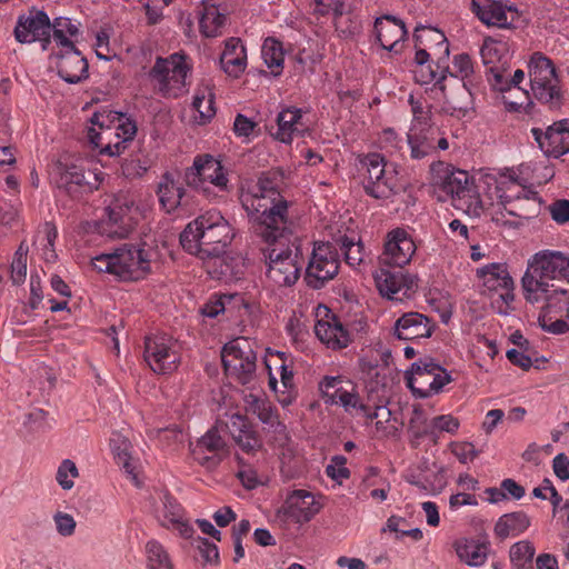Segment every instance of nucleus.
<instances>
[{
  "instance_id": "1",
  "label": "nucleus",
  "mask_w": 569,
  "mask_h": 569,
  "mask_svg": "<svg viewBox=\"0 0 569 569\" xmlns=\"http://www.w3.org/2000/svg\"><path fill=\"white\" fill-rule=\"evenodd\" d=\"M240 202L253 232L270 244L264 252L267 278L278 287H291L305 266L303 240L296 234V220L289 214V201L268 178H260L242 191Z\"/></svg>"
},
{
  "instance_id": "2",
  "label": "nucleus",
  "mask_w": 569,
  "mask_h": 569,
  "mask_svg": "<svg viewBox=\"0 0 569 569\" xmlns=\"http://www.w3.org/2000/svg\"><path fill=\"white\" fill-rule=\"evenodd\" d=\"M547 280L569 281V254L541 250L529 260L521 279L523 298L529 303L545 301L538 321L551 335L569 332V288L551 289Z\"/></svg>"
},
{
  "instance_id": "3",
  "label": "nucleus",
  "mask_w": 569,
  "mask_h": 569,
  "mask_svg": "<svg viewBox=\"0 0 569 569\" xmlns=\"http://www.w3.org/2000/svg\"><path fill=\"white\" fill-rule=\"evenodd\" d=\"M234 230L217 210H210L189 222L180 232V247L208 263L216 264L231 244Z\"/></svg>"
},
{
  "instance_id": "4",
  "label": "nucleus",
  "mask_w": 569,
  "mask_h": 569,
  "mask_svg": "<svg viewBox=\"0 0 569 569\" xmlns=\"http://www.w3.org/2000/svg\"><path fill=\"white\" fill-rule=\"evenodd\" d=\"M528 68L535 98L548 106L549 109H559L565 102V92L552 61L543 53L535 52L529 60Z\"/></svg>"
},
{
  "instance_id": "5",
  "label": "nucleus",
  "mask_w": 569,
  "mask_h": 569,
  "mask_svg": "<svg viewBox=\"0 0 569 569\" xmlns=\"http://www.w3.org/2000/svg\"><path fill=\"white\" fill-rule=\"evenodd\" d=\"M432 184L450 196L452 206L470 217H480L483 212V203L468 173L462 170L449 171L443 174H435Z\"/></svg>"
},
{
  "instance_id": "6",
  "label": "nucleus",
  "mask_w": 569,
  "mask_h": 569,
  "mask_svg": "<svg viewBox=\"0 0 569 569\" xmlns=\"http://www.w3.org/2000/svg\"><path fill=\"white\" fill-rule=\"evenodd\" d=\"M360 171L363 190L371 198L389 199L400 189L396 168L379 153L365 156L360 160Z\"/></svg>"
},
{
  "instance_id": "7",
  "label": "nucleus",
  "mask_w": 569,
  "mask_h": 569,
  "mask_svg": "<svg viewBox=\"0 0 569 569\" xmlns=\"http://www.w3.org/2000/svg\"><path fill=\"white\" fill-rule=\"evenodd\" d=\"M226 373L239 383L254 389L259 382L257 373V355L246 338L229 341L221 351Z\"/></svg>"
},
{
  "instance_id": "8",
  "label": "nucleus",
  "mask_w": 569,
  "mask_h": 569,
  "mask_svg": "<svg viewBox=\"0 0 569 569\" xmlns=\"http://www.w3.org/2000/svg\"><path fill=\"white\" fill-rule=\"evenodd\" d=\"M340 267V252L332 242H315L306 267L305 280L313 289L322 288L333 279Z\"/></svg>"
},
{
  "instance_id": "9",
  "label": "nucleus",
  "mask_w": 569,
  "mask_h": 569,
  "mask_svg": "<svg viewBox=\"0 0 569 569\" xmlns=\"http://www.w3.org/2000/svg\"><path fill=\"white\" fill-rule=\"evenodd\" d=\"M451 381V376L431 358L420 359L411 367L406 383L418 398H428L438 393Z\"/></svg>"
},
{
  "instance_id": "10",
  "label": "nucleus",
  "mask_w": 569,
  "mask_h": 569,
  "mask_svg": "<svg viewBox=\"0 0 569 569\" xmlns=\"http://www.w3.org/2000/svg\"><path fill=\"white\" fill-rule=\"evenodd\" d=\"M319 391L326 405L340 406L352 417L365 409L357 386L342 376H325L319 381Z\"/></svg>"
},
{
  "instance_id": "11",
  "label": "nucleus",
  "mask_w": 569,
  "mask_h": 569,
  "mask_svg": "<svg viewBox=\"0 0 569 569\" xmlns=\"http://www.w3.org/2000/svg\"><path fill=\"white\" fill-rule=\"evenodd\" d=\"M186 181L188 184L201 190L206 197L211 198L210 183L218 188L219 191L228 190V178L221 163L212 156H198L193 166L186 172Z\"/></svg>"
},
{
  "instance_id": "12",
  "label": "nucleus",
  "mask_w": 569,
  "mask_h": 569,
  "mask_svg": "<svg viewBox=\"0 0 569 569\" xmlns=\"http://www.w3.org/2000/svg\"><path fill=\"white\" fill-rule=\"evenodd\" d=\"M174 343L176 340L167 333L146 338L143 357L153 372L171 375L178 369L177 355L171 351Z\"/></svg>"
},
{
  "instance_id": "13",
  "label": "nucleus",
  "mask_w": 569,
  "mask_h": 569,
  "mask_svg": "<svg viewBox=\"0 0 569 569\" xmlns=\"http://www.w3.org/2000/svg\"><path fill=\"white\" fill-rule=\"evenodd\" d=\"M417 247L410 233L402 228L390 230L380 256L381 266L403 269L416 253Z\"/></svg>"
},
{
  "instance_id": "14",
  "label": "nucleus",
  "mask_w": 569,
  "mask_h": 569,
  "mask_svg": "<svg viewBox=\"0 0 569 569\" xmlns=\"http://www.w3.org/2000/svg\"><path fill=\"white\" fill-rule=\"evenodd\" d=\"M319 509L315 496L299 489L288 495L284 503L278 509L276 518L282 525L305 523L311 520Z\"/></svg>"
},
{
  "instance_id": "15",
  "label": "nucleus",
  "mask_w": 569,
  "mask_h": 569,
  "mask_svg": "<svg viewBox=\"0 0 569 569\" xmlns=\"http://www.w3.org/2000/svg\"><path fill=\"white\" fill-rule=\"evenodd\" d=\"M51 22L48 14L37 8H31L26 14L18 18L14 37L20 43L42 42L47 49L50 43Z\"/></svg>"
},
{
  "instance_id": "16",
  "label": "nucleus",
  "mask_w": 569,
  "mask_h": 569,
  "mask_svg": "<svg viewBox=\"0 0 569 569\" xmlns=\"http://www.w3.org/2000/svg\"><path fill=\"white\" fill-rule=\"evenodd\" d=\"M470 9L488 27L510 28L519 18L517 8L506 0H471Z\"/></svg>"
},
{
  "instance_id": "17",
  "label": "nucleus",
  "mask_w": 569,
  "mask_h": 569,
  "mask_svg": "<svg viewBox=\"0 0 569 569\" xmlns=\"http://www.w3.org/2000/svg\"><path fill=\"white\" fill-rule=\"evenodd\" d=\"M117 277L122 281H137L150 270V259L142 248L124 244L113 252Z\"/></svg>"
},
{
  "instance_id": "18",
  "label": "nucleus",
  "mask_w": 569,
  "mask_h": 569,
  "mask_svg": "<svg viewBox=\"0 0 569 569\" xmlns=\"http://www.w3.org/2000/svg\"><path fill=\"white\" fill-rule=\"evenodd\" d=\"M375 281L379 293L395 301L409 298L418 287L416 277L403 272L402 269L390 271L380 268L375 274Z\"/></svg>"
},
{
  "instance_id": "19",
  "label": "nucleus",
  "mask_w": 569,
  "mask_h": 569,
  "mask_svg": "<svg viewBox=\"0 0 569 569\" xmlns=\"http://www.w3.org/2000/svg\"><path fill=\"white\" fill-rule=\"evenodd\" d=\"M307 112L297 107L282 108L276 118V127L270 133L277 141L290 144L296 138H301L310 131Z\"/></svg>"
},
{
  "instance_id": "20",
  "label": "nucleus",
  "mask_w": 569,
  "mask_h": 569,
  "mask_svg": "<svg viewBox=\"0 0 569 569\" xmlns=\"http://www.w3.org/2000/svg\"><path fill=\"white\" fill-rule=\"evenodd\" d=\"M531 134L545 154L553 158L569 152V119L549 126L546 131L532 128Z\"/></svg>"
},
{
  "instance_id": "21",
  "label": "nucleus",
  "mask_w": 569,
  "mask_h": 569,
  "mask_svg": "<svg viewBox=\"0 0 569 569\" xmlns=\"http://www.w3.org/2000/svg\"><path fill=\"white\" fill-rule=\"evenodd\" d=\"M228 448L224 438L221 435L219 426L209 429L197 443L191 447L193 460L209 469L214 468L227 455Z\"/></svg>"
},
{
  "instance_id": "22",
  "label": "nucleus",
  "mask_w": 569,
  "mask_h": 569,
  "mask_svg": "<svg viewBox=\"0 0 569 569\" xmlns=\"http://www.w3.org/2000/svg\"><path fill=\"white\" fill-rule=\"evenodd\" d=\"M247 412L257 416L264 426L263 429L272 432L276 439L286 437V425L280 421L278 409L263 396L248 393L244 397Z\"/></svg>"
},
{
  "instance_id": "23",
  "label": "nucleus",
  "mask_w": 569,
  "mask_h": 569,
  "mask_svg": "<svg viewBox=\"0 0 569 569\" xmlns=\"http://www.w3.org/2000/svg\"><path fill=\"white\" fill-rule=\"evenodd\" d=\"M478 277L482 280V284L489 291H499V299L509 306L513 301V280L510 277L506 264L490 263L478 269Z\"/></svg>"
},
{
  "instance_id": "24",
  "label": "nucleus",
  "mask_w": 569,
  "mask_h": 569,
  "mask_svg": "<svg viewBox=\"0 0 569 569\" xmlns=\"http://www.w3.org/2000/svg\"><path fill=\"white\" fill-rule=\"evenodd\" d=\"M436 322L429 317L410 311L399 317L393 326V335L399 340H416L431 337Z\"/></svg>"
},
{
  "instance_id": "25",
  "label": "nucleus",
  "mask_w": 569,
  "mask_h": 569,
  "mask_svg": "<svg viewBox=\"0 0 569 569\" xmlns=\"http://www.w3.org/2000/svg\"><path fill=\"white\" fill-rule=\"evenodd\" d=\"M373 32L380 46L390 52L398 53L402 49L400 42L406 38L408 31L402 20L393 16L377 18Z\"/></svg>"
},
{
  "instance_id": "26",
  "label": "nucleus",
  "mask_w": 569,
  "mask_h": 569,
  "mask_svg": "<svg viewBox=\"0 0 569 569\" xmlns=\"http://www.w3.org/2000/svg\"><path fill=\"white\" fill-rule=\"evenodd\" d=\"M178 71V52L170 54L168 58L158 57L154 66L149 71V78L154 89L163 97H170L173 93V84L177 82L176 73Z\"/></svg>"
},
{
  "instance_id": "27",
  "label": "nucleus",
  "mask_w": 569,
  "mask_h": 569,
  "mask_svg": "<svg viewBox=\"0 0 569 569\" xmlns=\"http://www.w3.org/2000/svg\"><path fill=\"white\" fill-rule=\"evenodd\" d=\"M56 66L66 82L77 83L88 78V61L76 48L58 54Z\"/></svg>"
},
{
  "instance_id": "28",
  "label": "nucleus",
  "mask_w": 569,
  "mask_h": 569,
  "mask_svg": "<svg viewBox=\"0 0 569 569\" xmlns=\"http://www.w3.org/2000/svg\"><path fill=\"white\" fill-rule=\"evenodd\" d=\"M315 333L322 343L335 350L343 349L351 342L349 330L335 316L327 320H318Z\"/></svg>"
},
{
  "instance_id": "29",
  "label": "nucleus",
  "mask_w": 569,
  "mask_h": 569,
  "mask_svg": "<svg viewBox=\"0 0 569 569\" xmlns=\"http://www.w3.org/2000/svg\"><path fill=\"white\" fill-rule=\"evenodd\" d=\"M137 133L136 122L124 116L122 120H117L112 136L106 137V143L100 149V153L108 156H120L132 141Z\"/></svg>"
},
{
  "instance_id": "30",
  "label": "nucleus",
  "mask_w": 569,
  "mask_h": 569,
  "mask_svg": "<svg viewBox=\"0 0 569 569\" xmlns=\"http://www.w3.org/2000/svg\"><path fill=\"white\" fill-rule=\"evenodd\" d=\"M220 64L230 77L238 78L242 74L247 67V51L239 38H230L224 42Z\"/></svg>"
},
{
  "instance_id": "31",
  "label": "nucleus",
  "mask_w": 569,
  "mask_h": 569,
  "mask_svg": "<svg viewBox=\"0 0 569 569\" xmlns=\"http://www.w3.org/2000/svg\"><path fill=\"white\" fill-rule=\"evenodd\" d=\"M123 118V113L113 110L96 111L90 118V122L93 126H98L100 131L93 127L88 129L87 136L90 143L101 149L104 146L106 137L112 136L117 120H122Z\"/></svg>"
},
{
  "instance_id": "32",
  "label": "nucleus",
  "mask_w": 569,
  "mask_h": 569,
  "mask_svg": "<svg viewBox=\"0 0 569 569\" xmlns=\"http://www.w3.org/2000/svg\"><path fill=\"white\" fill-rule=\"evenodd\" d=\"M437 130L409 129L406 139V149L412 160H422L431 157L436 151Z\"/></svg>"
},
{
  "instance_id": "33",
  "label": "nucleus",
  "mask_w": 569,
  "mask_h": 569,
  "mask_svg": "<svg viewBox=\"0 0 569 569\" xmlns=\"http://www.w3.org/2000/svg\"><path fill=\"white\" fill-rule=\"evenodd\" d=\"M57 187L63 189L68 194H73L77 189L87 184L84 169L73 162L59 160L56 164Z\"/></svg>"
},
{
  "instance_id": "34",
  "label": "nucleus",
  "mask_w": 569,
  "mask_h": 569,
  "mask_svg": "<svg viewBox=\"0 0 569 569\" xmlns=\"http://www.w3.org/2000/svg\"><path fill=\"white\" fill-rule=\"evenodd\" d=\"M191 109L194 112V121L199 124L209 122L216 114L213 94L210 84L206 80H201L194 91Z\"/></svg>"
},
{
  "instance_id": "35",
  "label": "nucleus",
  "mask_w": 569,
  "mask_h": 569,
  "mask_svg": "<svg viewBox=\"0 0 569 569\" xmlns=\"http://www.w3.org/2000/svg\"><path fill=\"white\" fill-rule=\"evenodd\" d=\"M193 533L194 530L180 519V537L191 539V547L199 552L203 565L219 566L220 553L217 545L200 536L193 537Z\"/></svg>"
},
{
  "instance_id": "36",
  "label": "nucleus",
  "mask_w": 569,
  "mask_h": 569,
  "mask_svg": "<svg viewBox=\"0 0 569 569\" xmlns=\"http://www.w3.org/2000/svg\"><path fill=\"white\" fill-rule=\"evenodd\" d=\"M455 550L461 561L468 566L479 567L487 560L489 545L472 539H460L455 542Z\"/></svg>"
},
{
  "instance_id": "37",
  "label": "nucleus",
  "mask_w": 569,
  "mask_h": 569,
  "mask_svg": "<svg viewBox=\"0 0 569 569\" xmlns=\"http://www.w3.org/2000/svg\"><path fill=\"white\" fill-rule=\"evenodd\" d=\"M530 526L529 517L522 512H511L501 516L495 525V533L497 537L505 539L507 537H516L525 532Z\"/></svg>"
},
{
  "instance_id": "38",
  "label": "nucleus",
  "mask_w": 569,
  "mask_h": 569,
  "mask_svg": "<svg viewBox=\"0 0 569 569\" xmlns=\"http://www.w3.org/2000/svg\"><path fill=\"white\" fill-rule=\"evenodd\" d=\"M131 207L128 203L114 204L113 207L108 208V218L110 229L108 231V236L111 238H126L133 229V223L131 217L128 216Z\"/></svg>"
},
{
  "instance_id": "39",
  "label": "nucleus",
  "mask_w": 569,
  "mask_h": 569,
  "mask_svg": "<svg viewBox=\"0 0 569 569\" xmlns=\"http://www.w3.org/2000/svg\"><path fill=\"white\" fill-rule=\"evenodd\" d=\"M411 107L412 120L409 129L437 130L432 123V104L423 96L410 94L408 100Z\"/></svg>"
},
{
  "instance_id": "40",
  "label": "nucleus",
  "mask_w": 569,
  "mask_h": 569,
  "mask_svg": "<svg viewBox=\"0 0 569 569\" xmlns=\"http://www.w3.org/2000/svg\"><path fill=\"white\" fill-rule=\"evenodd\" d=\"M227 17L213 3H203L200 11V30L206 37H217L226 24Z\"/></svg>"
},
{
  "instance_id": "41",
  "label": "nucleus",
  "mask_w": 569,
  "mask_h": 569,
  "mask_svg": "<svg viewBox=\"0 0 569 569\" xmlns=\"http://www.w3.org/2000/svg\"><path fill=\"white\" fill-rule=\"evenodd\" d=\"M112 449L117 459V463L122 466L126 472L130 476L131 480L137 487H140L141 481L139 480V472L137 471L136 466L131 462L130 455V442L127 438L117 436L111 439Z\"/></svg>"
},
{
  "instance_id": "42",
  "label": "nucleus",
  "mask_w": 569,
  "mask_h": 569,
  "mask_svg": "<svg viewBox=\"0 0 569 569\" xmlns=\"http://www.w3.org/2000/svg\"><path fill=\"white\" fill-rule=\"evenodd\" d=\"M156 517L164 528H178L177 501L174 496L164 491L159 496V502L154 507Z\"/></svg>"
},
{
  "instance_id": "43",
  "label": "nucleus",
  "mask_w": 569,
  "mask_h": 569,
  "mask_svg": "<svg viewBox=\"0 0 569 569\" xmlns=\"http://www.w3.org/2000/svg\"><path fill=\"white\" fill-rule=\"evenodd\" d=\"M443 58L439 57L436 68L431 63L416 66L413 70L415 79L418 83L429 84L435 82V88H438L445 94L446 74L443 73Z\"/></svg>"
},
{
  "instance_id": "44",
  "label": "nucleus",
  "mask_w": 569,
  "mask_h": 569,
  "mask_svg": "<svg viewBox=\"0 0 569 569\" xmlns=\"http://www.w3.org/2000/svg\"><path fill=\"white\" fill-rule=\"evenodd\" d=\"M261 57L273 76L282 73L284 53L280 41L267 38L261 48Z\"/></svg>"
},
{
  "instance_id": "45",
  "label": "nucleus",
  "mask_w": 569,
  "mask_h": 569,
  "mask_svg": "<svg viewBox=\"0 0 569 569\" xmlns=\"http://www.w3.org/2000/svg\"><path fill=\"white\" fill-rule=\"evenodd\" d=\"M157 194L161 208L167 213H172L178 208V187L170 172L163 173L158 183Z\"/></svg>"
},
{
  "instance_id": "46",
  "label": "nucleus",
  "mask_w": 569,
  "mask_h": 569,
  "mask_svg": "<svg viewBox=\"0 0 569 569\" xmlns=\"http://www.w3.org/2000/svg\"><path fill=\"white\" fill-rule=\"evenodd\" d=\"M443 73L462 80V94L465 99L469 100L471 93L467 88L466 80L473 73V63L470 56L467 53L455 56L452 60V68L443 64Z\"/></svg>"
},
{
  "instance_id": "47",
  "label": "nucleus",
  "mask_w": 569,
  "mask_h": 569,
  "mask_svg": "<svg viewBox=\"0 0 569 569\" xmlns=\"http://www.w3.org/2000/svg\"><path fill=\"white\" fill-rule=\"evenodd\" d=\"M335 244H337L340 256H345V261L348 266L355 268L363 261L365 248L360 241H355L348 237H340L336 240Z\"/></svg>"
},
{
  "instance_id": "48",
  "label": "nucleus",
  "mask_w": 569,
  "mask_h": 569,
  "mask_svg": "<svg viewBox=\"0 0 569 569\" xmlns=\"http://www.w3.org/2000/svg\"><path fill=\"white\" fill-rule=\"evenodd\" d=\"M535 547L528 540H521L513 543L509 551L511 563L518 569H535L532 558L535 556Z\"/></svg>"
},
{
  "instance_id": "49",
  "label": "nucleus",
  "mask_w": 569,
  "mask_h": 569,
  "mask_svg": "<svg viewBox=\"0 0 569 569\" xmlns=\"http://www.w3.org/2000/svg\"><path fill=\"white\" fill-rule=\"evenodd\" d=\"M149 569H173L167 551L158 542L147 545Z\"/></svg>"
},
{
  "instance_id": "50",
  "label": "nucleus",
  "mask_w": 569,
  "mask_h": 569,
  "mask_svg": "<svg viewBox=\"0 0 569 569\" xmlns=\"http://www.w3.org/2000/svg\"><path fill=\"white\" fill-rule=\"evenodd\" d=\"M234 299H238V295H214L202 307V315L209 318H216L224 312Z\"/></svg>"
},
{
  "instance_id": "51",
  "label": "nucleus",
  "mask_w": 569,
  "mask_h": 569,
  "mask_svg": "<svg viewBox=\"0 0 569 569\" xmlns=\"http://www.w3.org/2000/svg\"><path fill=\"white\" fill-rule=\"evenodd\" d=\"M459 420L451 415H440L435 417L426 429V433L432 436L436 431H445L448 433H456L459 429Z\"/></svg>"
},
{
  "instance_id": "52",
  "label": "nucleus",
  "mask_w": 569,
  "mask_h": 569,
  "mask_svg": "<svg viewBox=\"0 0 569 569\" xmlns=\"http://www.w3.org/2000/svg\"><path fill=\"white\" fill-rule=\"evenodd\" d=\"M428 38L436 43V48L439 53L443 54V58L449 56V44L445 34L441 31L429 28H417L415 32V38L417 42H421L422 38Z\"/></svg>"
},
{
  "instance_id": "53",
  "label": "nucleus",
  "mask_w": 569,
  "mask_h": 569,
  "mask_svg": "<svg viewBox=\"0 0 569 569\" xmlns=\"http://www.w3.org/2000/svg\"><path fill=\"white\" fill-rule=\"evenodd\" d=\"M237 446L246 453H252L262 447V441L253 429L252 425L240 433V437L233 438Z\"/></svg>"
},
{
  "instance_id": "54",
  "label": "nucleus",
  "mask_w": 569,
  "mask_h": 569,
  "mask_svg": "<svg viewBox=\"0 0 569 569\" xmlns=\"http://www.w3.org/2000/svg\"><path fill=\"white\" fill-rule=\"evenodd\" d=\"M216 426H219L220 430L224 427L233 439L240 437V433L244 432V429L249 428L251 423L243 415L236 412L230 415L226 421L218 420Z\"/></svg>"
},
{
  "instance_id": "55",
  "label": "nucleus",
  "mask_w": 569,
  "mask_h": 569,
  "mask_svg": "<svg viewBox=\"0 0 569 569\" xmlns=\"http://www.w3.org/2000/svg\"><path fill=\"white\" fill-rule=\"evenodd\" d=\"M379 140L381 148L386 149L390 153L399 152L403 157L406 141L401 137H399L398 133L392 128L385 129L381 132Z\"/></svg>"
},
{
  "instance_id": "56",
  "label": "nucleus",
  "mask_w": 569,
  "mask_h": 569,
  "mask_svg": "<svg viewBox=\"0 0 569 569\" xmlns=\"http://www.w3.org/2000/svg\"><path fill=\"white\" fill-rule=\"evenodd\" d=\"M78 476L79 471L76 463L70 459H66L59 466L56 478L62 489L69 490L73 487L72 478Z\"/></svg>"
},
{
  "instance_id": "57",
  "label": "nucleus",
  "mask_w": 569,
  "mask_h": 569,
  "mask_svg": "<svg viewBox=\"0 0 569 569\" xmlns=\"http://www.w3.org/2000/svg\"><path fill=\"white\" fill-rule=\"evenodd\" d=\"M347 458L343 456H333L330 463L326 467V473L333 480L341 482L350 477V471L346 467Z\"/></svg>"
},
{
  "instance_id": "58",
  "label": "nucleus",
  "mask_w": 569,
  "mask_h": 569,
  "mask_svg": "<svg viewBox=\"0 0 569 569\" xmlns=\"http://www.w3.org/2000/svg\"><path fill=\"white\" fill-rule=\"evenodd\" d=\"M451 452L461 463H468L478 456L475 446L471 442L467 441L452 442Z\"/></svg>"
},
{
  "instance_id": "59",
  "label": "nucleus",
  "mask_w": 569,
  "mask_h": 569,
  "mask_svg": "<svg viewBox=\"0 0 569 569\" xmlns=\"http://www.w3.org/2000/svg\"><path fill=\"white\" fill-rule=\"evenodd\" d=\"M257 126V122L239 113L237 114L233 122V132L237 137L249 138L253 133Z\"/></svg>"
},
{
  "instance_id": "60",
  "label": "nucleus",
  "mask_w": 569,
  "mask_h": 569,
  "mask_svg": "<svg viewBox=\"0 0 569 569\" xmlns=\"http://www.w3.org/2000/svg\"><path fill=\"white\" fill-rule=\"evenodd\" d=\"M53 519L56 522L57 531L61 536L67 537L71 536L74 532L76 521L71 515L58 511L53 516Z\"/></svg>"
},
{
  "instance_id": "61",
  "label": "nucleus",
  "mask_w": 569,
  "mask_h": 569,
  "mask_svg": "<svg viewBox=\"0 0 569 569\" xmlns=\"http://www.w3.org/2000/svg\"><path fill=\"white\" fill-rule=\"evenodd\" d=\"M93 268L99 272H108L117 276L116 259L112 253H103L92 259Z\"/></svg>"
},
{
  "instance_id": "62",
  "label": "nucleus",
  "mask_w": 569,
  "mask_h": 569,
  "mask_svg": "<svg viewBox=\"0 0 569 569\" xmlns=\"http://www.w3.org/2000/svg\"><path fill=\"white\" fill-rule=\"evenodd\" d=\"M505 417V412L501 409H491L489 410L485 419L482 421V430L490 435L493 432V430L497 428V426L502 422V419Z\"/></svg>"
},
{
  "instance_id": "63",
  "label": "nucleus",
  "mask_w": 569,
  "mask_h": 569,
  "mask_svg": "<svg viewBox=\"0 0 569 569\" xmlns=\"http://www.w3.org/2000/svg\"><path fill=\"white\" fill-rule=\"evenodd\" d=\"M552 219L558 223L569 221V200H558L550 207Z\"/></svg>"
},
{
  "instance_id": "64",
  "label": "nucleus",
  "mask_w": 569,
  "mask_h": 569,
  "mask_svg": "<svg viewBox=\"0 0 569 569\" xmlns=\"http://www.w3.org/2000/svg\"><path fill=\"white\" fill-rule=\"evenodd\" d=\"M552 468L555 475L562 481L569 479V460L565 453H559L553 458Z\"/></svg>"
}]
</instances>
